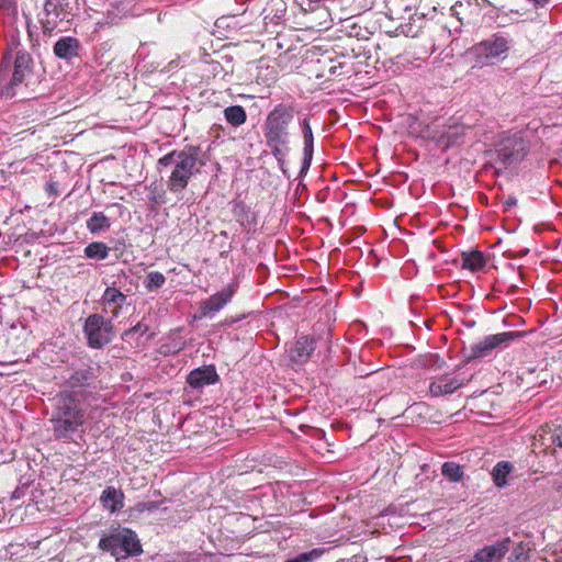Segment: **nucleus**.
I'll return each instance as SVG.
<instances>
[{"instance_id": "nucleus-1", "label": "nucleus", "mask_w": 562, "mask_h": 562, "mask_svg": "<svg viewBox=\"0 0 562 562\" xmlns=\"http://www.w3.org/2000/svg\"><path fill=\"white\" fill-rule=\"evenodd\" d=\"M200 147L191 146L186 150H172L158 159V167H171L167 180V189L172 193L182 192L189 184L190 179L200 172V167L204 165L199 159Z\"/></svg>"}, {"instance_id": "nucleus-2", "label": "nucleus", "mask_w": 562, "mask_h": 562, "mask_svg": "<svg viewBox=\"0 0 562 562\" xmlns=\"http://www.w3.org/2000/svg\"><path fill=\"white\" fill-rule=\"evenodd\" d=\"M55 414L52 418L53 430L57 438L74 434L85 422V412L77 400L68 392H61L55 397Z\"/></svg>"}, {"instance_id": "nucleus-3", "label": "nucleus", "mask_w": 562, "mask_h": 562, "mask_svg": "<svg viewBox=\"0 0 562 562\" xmlns=\"http://www.w3.org/2000/svg\"><path fill=\"white\" fill-rule=\"evenodd\" d=\"M293 117V109L285 104H278L269 112L263 126L266 142L286 143V130Z\"/></svg>"}, {"instance_id": "nucleus-4", "label": "nucleus", "mask_w": 562, "mask_h": 562, "mask_svg": "<svg viewBox=\"0 0 562 562\" xmlns=\"http://www.w3.org/2000/svg\"><path fill=\"white\" fill-rule=\"evenodd\" d=\"M83 333L89 347L101 349L112 340L113 324L100 314H91L86 318Z\"/></svg>"}, {"instance_id": "nucleus-5", "label": "nucleus", "mask_w": 562, "mask_h": 562, "mask_svg": "<svg viewBox=\"0 0 562 562\" xmlns=\"http://www.w3.org/2000/svg\"><path fill=\"white\" fill-rule=\"evenodd\" d=\"M508 50L507 40L501 36H494L491 40L483 41L474 45L469 54L475 58L476 66H483L490 60L499 57Z\"/></svg>"}, {"instance_id": "nucleus-6", "label": "nucleus", "mask_w": 562, "mask_h": 562, "mask_svg": "<svg viewBox=\"0 0 562 562\" xmlns=\"http://www.w3.org/2000/svg\"><path fill=\"white\" fill-rule=\"evenodd\" d=\"M521 331H506L486 336L483 340L471 346V358H484L502 346H508L515 338L522 336Z\"/></svg>"}, {"instance_id": "nucleus-7", "label": "nucleus", "mask_w": 562, "mask_h": 562, "mask_svg": "<svg viewBox=\"0 0 562 562\" xmlns=\"http://www.w3.org/2000/svg\"><path fill=\"white\" fill-rule=\"evenodd\" d=\"M497 159L510 165L522 159L527 154L526 142L517 136L506 138L496 149Z\"/></svg>"}, {"instance_id": "nucleus-8", "label": "nucleus", "mask_w": 562, "mask_h": 562, "mask_svg": "<svg viewBox=\"0 0 562 562\" xmlns=\"http://www.w3.org/2000/svg\"><path fill=\"white\" fill-rule=\"evenodd\" d=\"M470 380L450 373L441 374L432 379L429 384V394L432 397H441L454 393Z\"/></svg>"}, {"instance_id": "nucleus-9", "label": "nucleus", "mask_w": 562, "mask_h": 562, "mask_svg": "<svg viewBox=\"0 0 562 562\" xmlns=\"http://www.w3.org/2000/svg\"><path fill=\"white\" fill-rule=\"evenodd\" d=\"M31 63L32 59L29 54L24 52H19L15 60H14V70L12 75V79L9 85L4 88L3 93L12 97L13 88L20 83H22L26 77L31 74Z\"/></svg>"}, {"instance_id": "nucleus-10", "label": "nucleus", "mask_w": 562, "mask_h": 562, "mask_svg": "<svg viewBox=\"0 0 562 562\" xmlns=\"http://www.w3.org/2000/svg\"><path fill=\"white\" fill-rule=\"evenodd\" d=\"M510 539L506 538L493 546L479 550L470 562H501L509 550Z\"/></svg>"}, {"instance_id": "nucleus-11", "label": "nucleus", "mask_w": 562, "mask_h": 562, "mask_svg": "<svg viewBox=\"0 0 562 562\" xmlns=\"http://www.w3.org/2000/svg\"><path fill=\"white\" fill-rule=\"evenodd\" d=\"M235 293L233 284H228L222 291L211 295L207 300L201 303V313L203 316L215 313L224 307Z\"/></svg>"}, {"instance_id": "nucleus-12", "label": "nucleus", "mask_w": 562, "mask_h": 562, "mask_svg": "<svg viewBox=\"0 0 562 562\" xmlns=\"http://www.w3.org/2000/svg\"><path fill=\"white\" fill-rule=\"evenodd\" d=\"M217 380L218 374L214 366H203L194 369L187 378V382L194 389H202L205 385L214 384Z\"/></svg>"}, {"instance_id": "nucleus-13", "label": "nucleus", "mask_w": 562, "mask_h": 562, "mask_svg": "<svg viewBox=\"0 0 562 562\" xmlns=\"http://www.w3.org/2000/svg\"><path fill=\"white\" fill-rule=\"evenodd\" d=\"M315 349V339L310 336L300 337L291 350V359L294 362L303 363L308 360Z\"/></svg>"}, {"instance_id": "nucleus-14", "label": "nucleus", "mask_w": 562, "mask_h": 562, "mask_svg": "<svg viewBox=\"0 0 562 562\" xmlns=\"http://www.w3.org/2000/svg\"><path fill=\"white\" fill-rule=\"evenodd\" d=\"M79 42L74 37H63L54 46V53L64 59H70L78 55Z\"/></svg>"}, {"instance_id": "nucleus-15", "label": "nucleus", "mask_w": 562, "mask_h": 562, "mask_svg": "<svg viewBox=\"0 0 562 562\" xmlns=\"http://www.w3.org/2000/svg\"><path fill=\"white\" fill-rule=\"evenodd\" d=\"M123 493L113 486L106 487L102 495L101 502L105 508H109L112 513L123 507Z\"/></svg>"}, {"instance_id": "nucleus-16", "label": "nucleus", "mask_w": 562, "mask_h": 562, "mask_svg": "<svg viewBox=\"0 0 562 562\" xmlns=\"http://www.w3.org/2000/svg\"><path fill=\"white\" fill-rule=\"evenodd\" d=\"M120 549L122 555H136L142 552V547L132 531H127L124 535L120 533Z\"/></svg>"}, {"instance_id": "nucleus-17", "label": "nucleus", "mask_w": 562, "mask_h": 562, "mask_svg": "<svg viewBox=\"0 0 562 562\" xmlns=\"http://www.w3.org/2000/svg\"><path fill=\"white\" fill-rule=\"evenodd\" d=\"M125 300L126 295L123 294L119 289L112 286L106 288L102 295V302L104 304H115L113 316L119 314V311L121 310Z\"/></svg>"}, {"instance_id": "nucleus-18", "label": "nucleus", "mask_w": 562, "mask_h": 562, "mask_svg": "<svg viewBox=\"0 0 562 562\" xmlns=\"http://www.w3.org/2000/svg\"><path fill=\"white\" fill-rule=\"evenodd\" d=\"M226 121L234 127L243 125L247 120L246 111L240 105H231L224 110Z\"/></svg>"}, {"instance_id": "nucleus-19", "label": "nucleus", "mask_w": 562, "mask_h": 562, "mask_svg": "<svg viewBox=\"0 0 562 562\" xmlns=\"http://www.w3.org/2000/svg\"><path fill=\"white\" fill-rule=\"evenodd\" d=\"M462 261V267L465 269H470L471 271L480 270L485 266V258L483 254L477 250L463 252Z\"/></svg>"}, {"instance_id": "nucleus-20", "label": "nucleus", "mask_w": 562, "mask_h": 562, "mask_svg": "<svg viewBox=\"0 0 562 562\" xmlns=\"http://www.w3.org/2000/svg\"><path fill=\"white\" fill-rule=\"evenodd\" d=\"M513 465L507 461L498 462L493 471L492 476L497 487H504L507 484V476L510 474Z\"/></svg>"}, {"instance_id": "nucleus-21", "label": "nucleus", "mask_w": 562, "mask_h": 562, "mask_svg": "<svg viewBox=\"0 0 562 562\" xmlns=\"http://www.w3.org/2000/svg\"><path fill=\"white\" fill-rule=\"evenodd\" d=\"M304 138V166L308 167L313 155V133L307 119L302 123Z\"/></svg>"}, {"instance_id": "nucleus-22", "label": "nucleus", "mask_w": 562, "mask_h": 562, "mask_svg": "<svg viewBox=\"0 0 562 562\" xmlns=\"http://www.w3.org/2000/svg\"><path fill=\"white\" fill-rule=\"evenodd\" d=\"M100 549L103 551H110L113 557L117 560L121 558H125V555L121 554L120 549V533L106 536L100 539L99 542Z\"/></svg>"}, {"instance_id": "nucleus-23", "label": "nucleus", "mask_w": 562, "mask_h": 562, "mask_svg": "<svg viewBox=\"0 0 562 562\" xmlns=\"http://www.w3.org/2000/svg\"><path fill=\"white\" fill-rule=\"evenodd\" d=\"M110 248L102 241L90 243L85 248V256L89 259L104 260L109 256Z\"/></svg>"}, {"instance_id": "nucleus-24", "label": "nucleus", "mask_w": 562, "mask_h": 562, "mask_svg": "<svg viewBox=\"0 0 562 562\" xmlns=\"http://www.w3.org/2000/svg\"><path fill=\"white\" fill-rule=\"evenodd\" d=\"M92 379V373L89 369H80L75 371L69 379L66 381V384L69 387H80L88 385L90 380Z\"/></svg>"}, {"instance_id": "nucleus-25", "label": "nucleus", "mask_w": 562, "mask_h": 562, "mask_svg": "<svg viewBox=\"0 0 562 562\" xmlns=\"http://www.w3.org/2000/svg\"><path fill=\"white\" fill-rule=\"evenodd\" d=\"M441 473L452 482H459L463 477V469L456 462H445L441 467Z\"/></svg>"}, {"instance_id": "nucleus-26", "label": "nucleus", "mask_w": 562, "mask_h": 562, "mask_svg": "<svg viewBox=\"0 0 562 562\" xmlns=\"http://www.w3.org/2000/svg\"><path fill=\"white\" fill-rule=\"evenodd\" d=\"M87 227L92 234H95L110 227V222L103 213H94L87 222Z\"/></svg>"}, {"instance_id": "nucleus-27", "label": "nucleus", "mask_w": 562, "mask_h": 562, "mask_svg": "<svg viewBox=\"0 0 562 562\" xmlns=\"http://www.w3.org/2000/svg\"><path fill=\"white\" fill-rule=\"evenodd\" d=\"M324 552V549H313L308 552L300 553L295 558L289 559L284 562H313L314 560L321 558Z\"/></svg>"}, {"instance_id": "nucleus-28", "label": "nucleus", "mask_w": 562, "mask_h": 562, "mask_svg": "<svg viewBox=\"0 0 562 562\" xmlns=\"http://www.w3.org/2000/svg\"><path fill=\"white\" fill-rule=\"evenodd\" d=\"M165 283V276L160 272H150L146 279V288L154 290L160 288Z\"/></svg>"}, {"instance_id": "nucleus-29", "label": "nucleus", "mask_w": 562, "mask_h": 562, "mask_svg": "<svg viewBox=\"0 0 562 562\" xmlns=\"http://www.w3.org/2000/svg\"><path fill=\"white\" fill-rule=\"evenodd\" d=\"M0 11L13 19L18 15L16 0H0Z\"/></svg>"}, {"instance_id": "nucleus-30", "label": "nucleus", "mask_w": 562, "mask_h": 562, "mask_svg": "<svg viewBox=\"0 0 562 562\" xmlns=\"http://www.w3.org/2000/svg\"><path fill=\"white\" fill-rule=\"evenodd\" d=\"M234 215L244 224L245 220H248L249 209L243 201H237L233 206Z\"/></svg>"}, {"instance_id": "nucleus-31", "label": "nucleus", "mask_w": 562, "mask_h": 562, "mask_svg": "<svg viewBox=\"0 0 562 562\" xmlns=\"http://www.w3.org/2000/svg\"><path fill=\"white\" fill-rule=\"evenodd\" d=\"M513 562H525L527 560V550L522 543H519L512 553Z\"/></svg>"}, {"instance_id": "nucleus-32", "label": "nucleus", "mask_w": 562, "mask_h": 562, "mask_svg": "<svg viewBox=\"0 0 562 562\" xmlns=\"http://www.w3.org/2000/svg\"><path fill=\"white\" fill-rule=\"evenodd\" d=\"M147 331V326L142 324V323H137L135 326H133L132 328L127 329L124 331V334L122 335V338L123 339H127L132 334L134 333H138L140 335L145 334Z\"/></svg>"}, {"instance_id": "nucleus-33", "label": "nucleus", "mask_w": 562, "mask_h": 562, "mask_svg": "<svg viewBox=\"0 0 562 562\" xmlns=\"http://www.w3.org/2000/svg\"><path fill=\"white\" fill-rule=\"evenodd\" d=\"M285 143H271V142H267V145L271 148V151L273 154V156L280 161L282 162L283 160V151H282V148L281 146L284 145Z\"/></svg>"}, {"instance_id": "nucleus-34", "label": "nucleus", "mask_w": 562, "mask_h": 562, "mask_svg": "<svg viewBox=\"0 0 562 562\" xmlns=\"http://www.w3.org/2000/svg\"><path fill=\"white\" fill-rule=\"evenodd\" d=\"M553 442L562 448V428L555 430V432L553 435Z\"/></svg>"}, {"instance_id": "nucleus-35", "label": "nucleus", "mask_w": 562, "mask_h": 562, "mask_svg": "<svg viewBox=\"0 0 562 562\" xmlns=\"http://www.w3.org/2000/svg\"><path fill=\"white\" fill-rule=\"evenodd\" d=\"M10 66V57H5L3 58L2 63L0 64V70L2 71L3 69H8Z\"/></svg>"}]
</instances>
